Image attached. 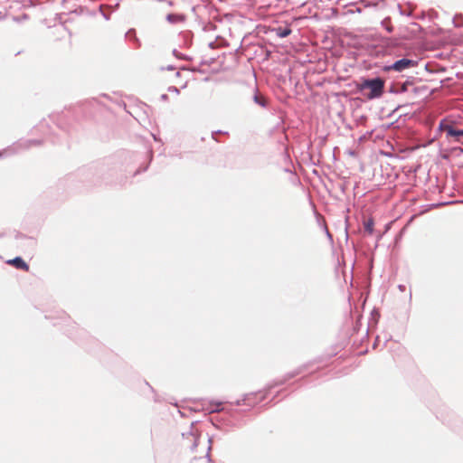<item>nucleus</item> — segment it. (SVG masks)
<instances>
[{"mask_svg":"<svg viewBox=\"0 0 463 463\" xmlns=\"http://www.w3.org/2000/svg\"><path fill=\"white\" fill-rule=\"evenodd\" d=\"M275 31L276 35L279 38H285L291 33V30L288 27H279Z\"/></svg>","mask_w":463,"mask_h":463,"instance_id":"obj_8","label":"nucleus"},{"mask_svg":"<svg viewBox=\"0 0 463 463\" xmlns=\"http://www.w3.org/2000/svg\"><path fill=\"white\" fill-rule=\"evenodd\" d=\"M386 30H387L388 32H392V28H391L390 26H387V27H386Z\"/></svg>","mask_w":463,"mask_h":463,"instance_id":"obj_21","label":"nucleus"},{"mask_svg":"<svg viewBox=\"0 0 463 463\" xmlns=\"http://www.w3.org/2000/svg\"><path fill=\"white\" fill-rule=\"evenodd\" d=\"M252 99H253V101L256 104H258L259 106H260L261 108L267 107V101H266L265 98L259 95V91H258L257 88L254 89V94H253Z\"/></svg>","mask_w":463,"mask_h":463,"instance_id":"obj_6","label":"nucleus"},{"mask_svg":"<svg viewBox=\"0 0 463 463\" xmlns=\"http://www.w3.org/2000/svg\"><path fill=\"white\" fill-rule=\"evenodd\" d=\"M361 3L364 5V7H376L379 4V2H376V1H367V0H361Z\"/></svg>","mask_w":463,"mask_h":463,"instance_id":"obj_11","label":"nucleus"},{"mask_svg":"<svg viewBox=\"0 0 463 463\" xmlns=\"http://www.w3.org/2000/svg\"><path fill=\"white\" fill-rule=\"evenodd\" d=\"M211 449V445L208 446V451L206 453V456H205V462L206 463H211V458H210V454H209V451Z\"/></svg>","mask_w":463,"mask_h":463,"instance_id":"obj_15","label":"nucleus"},{"mask_svg":"<svg viewBox=\"0 0 463 463\" xmlns=\"http://www.w3.org/2000/svg\"><path fill=\"white\" fill-rule=\"evenodd\" d=\"M439 129L446 131L447 137L458 138L463 136V129H456L451 124L445 123L444 120L439 123Z\"/></svg>","mask_w":463,"mask_h":463,"instance_id":"obj_3","label":"nucleus"},{"mask_svg":"<svg viewBox=\"0 0 463 463\" xmlns=\"http://www.w3.org/2000/svg\"><path fill=\"white\" fill-rule=\"evenodd\" d=\"M166 20L170 24H177L183 20V17H182V15L177 14H168L166 15Z\"/></svg>","mask_w":463,"mask_h":463,"instance_id":"obj_9","label":"nucleus"},{"mask_svg":"<svg viewBox=\"0 0 463 463\" xmlns=\"http://www.w3.org/2000/svg\"><path fill=\"white\" fill-rule=\"evenodd\" d=\"M323 229H324L325 232H326V237L329 239V241L332 242V241H333V236H332V234L329 232V231H328V229H327V227H326V225L325 223L323 224Z\"/></svg>","mask_w":463,"mask_h":463,"instance_id":"obj_12","label":"nucleus"},{"mask_svg":"<svg viewBox=\"0 0 463 463\" xmlns=\"http://www.w3.org/2000/svg\"><path fill=\"white\" fill-rule=\"evenodd\" d=\"M194 422L191 423L189 431L182 433V436L184 439H188L191 441L190 448L192 450H194L198 445V443H197L198 437H197L195 431L194 430Z\"/></svg>","mask_w":463,"mask_h":463,"instance_id":"obj_4","label":"nucleus"},{"mask_svg":"<svg viewBox=\"0 0 463 463\" xmlns=\"http://www.w3.org/2000/svg\"><path fill=\"white\" fill-rule=\"evenodd\" d=\"M417 65V61L408 58H402L396 61H394L392 64L385 66L384 71H388L391 70H393L395 71H403L409 68L415 67Z\"/></svg>","mask_w":463,"mask_h":463,"instance_id":"obj_2","label":"nucleus"},{"mask_svg":"<svg viewBox=\"0 0 463 463\" xmlns=\"http://www.w3.org/2000/svg\"><path fill=\"white\" fill-rule=\"evenodd\" d=\"M222 406V402H217L215 404V407L211 409L210 412H219L221 411L222 409L221 408Z\"/></svg>","mask_w":463,"mask_h":463,"instance_id":"obj_13","label":"nucleus"},{"mask_svg":"<svg viewBox=\"0 0 463 463\" xmlns=\"http://www.w3.org/2000/svg\"><path fill=\"white\" fill-rule=\"evenodd\" d=\"M349 13H351V14H354V13L361 14L362 13V8L361 7H356L355 9H351L349 11Z\"/></svg>","mask_w":463,"mask_h":463,"instance_id":"obj_16","label":"nucleus"},{"mask_svg":"<svg viewBox=\"0 0 463 463\" xmlns=\"http://www.w3.org/2000/svg\"><path fill=\"white\" fill-rule=\"evenodd\" d=\"M360 90L369 89L370 92L367 94V99H374L380 98L383 93L384 81L377 77L373 79L364 80L359 86Z\"/></svg>","mask_w":463,"mask_h":463,"instance_id":"obj_1","label":"nucleus"},{"mask_svg":"<svg viewBox=\"0 0 463 463\" xmlns=\"http://www.w3.org/2000/svg\"><path fill=\"white\" fill-rule=\"evenodd\" d=\"M373 220L372 218H369L364 222V227L366 232H368L370 235L373 232Z\"/></svg>","mask_w":463,"mask_h":463,"instance_id":"obj_10","label":"nucleus"},{"mask_svg":"<svg viewBox=\"0 0 463 463\" xmlns=\"http://www.w3.org/2000/svg\"><path fill=\"white\" fill-rule=\"evenodd\" d=\"M161 99H167V95H166V94H163V95L161 96Z\"/></svg>","mask_w":463,"mask_h":463,"instance_id":"obj_18","label":"nucleus"},{"mask_svg":"<svg viewBox=\"0 0 463 463\" xmlns=\"http://www.w3.org/2000/svg\"><path fill=\"white\" fill-rule=\"evenodd\" d=\"M399 289H400L401 291H403V290H404V286H402V285H399Z\"/></svg>","mask_w":463,"mask_h":463,"instance_id":"obj_19","label":"nucleus"},{"mask_svg":"<svg viewBox=\"0 0 463 463\" xmlns=\"http://www.w3.org/2000/svg\"><path fill=\"white\" fill-rule=\"evenodd\" d=\"M8 264L14 266L16 269L28 270L29 265L21 257H15L12 260H7Z\"/></svg>","mask_w":463,"mask_h":463,"instance_id":"obj_5","label":"nucleus"},{"mask_svg":"<svg viewBox=\"0 0 463 463\" xmlns=\"http://www.w3.org/2000/svg\"><path fill=\"white\" fill-rule=\"evenodd\" d=\"M30 144H38V141L37 140H31Z\"/></svg>","mask_w":463,"mask_h":463,"instance_id":"obj_20","label":"nucleus"},{"mask_svg":"<svg viewBox=\"0 0 463 463\" xmlns=\"http://www.w3.org/2000/svg\"><path fill=\"white\" fill-rule=\"evenodd\" d=\"M5 155V152H0V157Z\"/></svg>","mask_w":463,"mask_h":463,"instance_id":"obj_22","label":"nucleus"},{"mask_svg":"<svg viewBox=\"0 0 463 463\" xmlns=\"http://www.w3.org/2000/svg\"><path fill=\"white\" fill-rule=\"evenodd\" d=\"M257 393H254V392H251V393H247V394H244L243 395V398L241 399V400H237L234 404L236 406H241V405H244V404H247V405H252L253 402H250V398L252 396H255Z\"/></svg>","mask_w":463,"mask_h":463,"instance_id":"obj_7","label":"nucleus"},{"mask_svg":"<svg viewBox=\"0 0 463 463\" xmlns=\"http://www.w3.org/2000/svg\"><path fill=\"white\" fill-rule=\"evenodd\" d=\"M173 53L175 57L179 58V59H184V57L182 55V54H179L178 52L176 50H174L173 51Z\"/></svg>","mask_w":463,"mask_h":463,"instance_id":"obj_17","label":"nucleus"},{"mask_svg":"<svg viewBox=\"0 0 463 463\" xmlns=\"http://www.w3.org/2000/svg\"><path fill=\"white\" fill-rule=\"evenodd\" d=\"M168 91L175 93V94H179V90L176 87H175V86L169 87L168 88Z\"/></svg>","mask_w":463,"mask_h":463,"instance_id":"obj_14","label":"nucleus"}]
</instances>
